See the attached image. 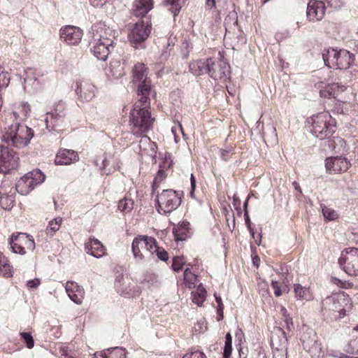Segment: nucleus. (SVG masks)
Returning a JSON list of instances; mask_svg holds the SVG:
<instances>
[{"mask_svg": "<svg viewBox=\"0 0 358 358\" xmlns=\"http://www.w3.org/2000/svg\"><path fill=\"white\" fill-rule=\"evenodd\" d=\"M109 71L112 77L114 78H119L124 75L123 66L118 62L110 63Z\"/></svg>", "mask_w": 358, "mask_h": 358, "instance_id": "obj_45", "label": "nucleus"}, {"mask_svg": "<svg viewBox=\"0 0 358 358\" xmlns=\"http://www.w3.org/2000/svg\"><path fill=\"white\" fill-rule=\"evenodd\" d=\"M21 239H20V243H24L25 246V250L34 251L35 248V242L31 236H29L25 233H20Z\"/></svg>", "mask_w": 358, "mask_h": 358, "instance_id": "obj_44", "label": "nucleus"}, {"mask_svg": "<svg viewBox=\"0 0 358 358\" xmlns=\"http://www.w3.org/2000/svg\"><path fill=\"white\" fill-rule=\"evenodd\" d=\"M20 336L26 344V346L29 349H31L34 345V341L31 334L29 332H21Z\"/></svg>", "mask_w": 358, "mask_h": 358, "instance_id": "obj_52", "label": "nucleus"}, {"mask_svg": "<svg viewBox=\"0 0 358 358\" xmlns=\"http://www.w3.org/2000/svg\"><path fill=\"white\" fill-rule=\"evenodd\" d=\"M131 248L136 259H154L157 252V243L153 237L138 236L134 239Z\"/></svg>", "mask_w": 358, "mask_h": 358, "instance_id": "obj_5", "label": "nucleus"}, {"mask_svg": "<svg viewBox=\"0 0 358 358\" xmlns=\"http://www.w3.org/2000/svg\"><path fill=\"white\" fill-rule=\"evenodd\" d=\"M65 115L56 114L54 113H48L45 119L46 123V128L49 130L55 129L57 127H62L66 120Z\"/></svg>", "mask_w": 358, "mask_h": 358, "instance_id": "obj_28", "label": "nucleus"}, {"mask_svg": "<svg viewBox=\"0 0 358 358\" xmlns=\"http://www.w3.org/2000/svg\"><path fill=\"white\" fill-rule=\"evenodd\" d=\"M272 349L288 348V341L285 332L280 327H275L271 336Z\"/></svg>", "mask_w": 358, "mask_h": 358, "instance_id": "obj_23", "label": "nucleus"}, {"mask_svg": "<svg viewBox=\"0 0 358 358\" xmlns=\"http://www.w3.org/2000/svg\"><path fill=\"white\" fill-rule=\"evenodd\" d=\"M308 336L303 334L301 336L303 347L312 357V358H320L322 355L321 343L317 341L316 334L310 331Z\"/></svg>", "mask_w": 358, "mask_h": 358, "instance_id": "obj_15", "label": "nucleus"}, {"mask_svg": "<svg viewBox=\"0 0 358 358\" xmlns=\"http://www.w3.org/2000/svg\"><path fill=\"white\" fill-rule=\"evenodd\" d=\"M342 269L350 275H358V248L344 249L338 260Z\"/></svg>", "mask_w": 358, "mask_h": 358, "instance_id": "obj_7", "label": "nucleus"}, {"mask_svg": "<svg viewBox=\"0 0 358 358\" xmlns=\"http://www.w3.org/2000/svg\"><path fill=\"white\" fill-rule=\"evenodd\" d=\"M178 131H180L183 136L185 135L182 125L180 123H178L176 126L173 127L171 129V132L173 133V134L174 136V140H175L176 143H178L177 135H176Z\"/></svg>", "mask_w": 358, "mask_h": 358, "instance_id": "obj_59", "label": "nucleus"}, {"mask_svg": "<svg viewBox=\"0 0 358 358\" xmlns=\"http://www.w3.org/2000/svg\"><path fill=\"white\" fill-rule=\"evenodd\" d=\"M338 50L332 48H324L322 51V56L324 62L329 68H334L337 62V56Z\"/></svg>", "mask_w": 358, "mask_h": 358, "instance_id": "obj_34", "label": "nucleus"}, {"mask_svg": "<svg viewBox=\"0 0 358 358\" xmlns=\"http://www.w3.org/2000/svg\"><path fill=\"white\" fill-rule=\"evenodd\" d=\"M185 264V260L183 257H175L172 260L171 267L174 271H179Z\"/></svg>", "mask_w": 358, "mask_h": 358, "instance_id": "obj_49", "label": "nucleus"}, {"mask_svg": "<svg viewBox=\"0 0 358 358\" xmlns=\"http://www.w3.org/2000/svg\"><path fill=\"white\" fill-rule=\"evenodd\" d=\"M96 87L87 80L76 82L75 92L80 102H90L95 98L97 93Z\"/></svg>", "mask_w": 358, "mask_h": 358, "instance_id": "obj_13", "label": "nucleus"}, {"mask_svg": "<svg viewBox=\"0 0 358 358\" xmlns=\"http://www.w3.org/2000/svg\"><path fill=\"white\" fill-rule=\"evenodd\" d=\"M312 134L324 139L330 137L336 131V122L329 112L319 113L311 117Z\"/></svg>", "mask_w": 358, "mask_h": 358, "instance_id": "obj_4", "label": "nucleus"}, {"mask_svg": "<svg viewBox=\"0 0 358 358\" xmlns=\"http://www.w3.org/2000/svg\"><path fill=\"white\" fill-rule=\"evenodd\" d=\"M321 306L323 316L331 321L343 318L352 309L351 299L344 292L327 296Z\"/></svg>", "mask_w": 358, "mask_h": 358, "instance_id": "obj_1", "label": "nucleus"}, {"mask_svg": "<svg viewBox=\"0 0 358 358\" xmlns=\"http://www.w3.org/2000/svg\"><path fill=\"white\" fill-rule=\"evenodd\" d=\"M197 282V276L189 268H186L184 271V283L185 286L189 289H192L196 287Z\"/></svg>", "mask_w": 358, "mask_h": 358, "instance_id": "obj_40", "label": "nucleus"}, {"mask_svg": "<svg viewBox=\"0 0 358 358\" xmlns=\"http://www.w3.org/2000/svg\"><path fill=\"white\" fill-rule=\"evenodd\" d=\"M27 174L34 187L41 184L45 178V175L39 169H34Z\"/></svg>", "mask_w": 358, "mask_h": 358, "instance_id": "obj_41", "label": "nucleus"}, {"mask_svg": "<svg viewBox=\"0 0 358 358\" xmlns=\"http://www.w3.org/2000/svg\"><path fill=\"white\" fill-rule=\"evenodd\" d=\"M345 90L344 85H339L338 83H332L326 86L324 89L320 90V96L322 98H336L338 92H343Z\"/></svg>", "mask_w": 358, "mask_h": 358, "instance_id": "obj_33", "label": "nucleus"}, {"mask_svg": "<svg viewBox=\"0 0 358 358\" xmlns=\"http://www.w3.org/2000/svg\"><path fill=\"white\" fill-rule=\"evenodd\" d=\"M0 275L6 278L13 275L11 266L8 263V261L0 268Z\"/></svg>", "mask_w": 358, "mask_h": 358, "instance_id": "obj_53", "label": "nucleus"}, {"mask_svg": "<svg viewBox=\"0 0 358 358\" xmlns=\"http://www.w3.org/2000/svg\"><path fill=\"white\" fill-rule=\"evenodd\" d=\"M19 157L7 147L0 146V173H8L18 166Z\"/></svg>", "mask_w": 358, "mask_h": 358, "instance_id": "obj_9", "label": "nucleus"}, {"mask_svg": "<svg viewBox=\"0 0 358 358\" xmlns=\"http://www.w3.org/2000/svg\"><path fill=\"white\" fill-rule=\"evenodd\" d=\"M244 217H245V224H246V225H247V227H248V229L250 231V234L255 239L256 243L257 244H259V243L261 241L262 236L259 234L257 235V238H255V232H254L253 229L251 227V222H250V217H249V215H248V210H245V212H244Z\"/></svg>", "mask_w": 358, "mask_h": 358, "instance_id": "obj_50", "label": "nucleus"}, {"mask_svg": "<svg viewBox=\"0 0 358 358\" xmlns=\"http://www.w3.org/2000/svg\"><path fill=\"white\" fill-rule=\"evenodd\" d=\"M107 351L108 352V358H126L125 351L121 348L108 349Z\"/></svg>", "mask_w": 358, "mask_h": 358, "instance_id": "obj_48", "label": "nucleus"}, {"mask_svg": "<svg viewBox=\"0 0 358 358\" xmlns=\"http://www.w3.org/2000/svg\"><path fill=\"white\" fill-rule=\"evenodd\" d=\"M154 8L153 0H135L133 3V14L138 17H143Z\"/></svg>", "mask_w": 358, "mask_h": 358, "instance_id": "obj_27", "label": "nucleus"}, {"mask_svg": "<svg viewBox=\"0 0 358 358\" xmlns=\"http://www.w3.org/2000/svg\"><path fill=\"white\" fill-rule=\"evenodd\" d=\"M329 147H331L336 152L340 153L347 151V146L345 141L339 137L334 138Z\"/></svg>", "mask_w": 358, "mask_h": 358, "instance_id": "obj_42", "label": "nucleus"}, {"mask_svg": "<svg viewBox=\"0 0 358 358\" xmlns=\"http://www.w3.org/2000/svg\"><path fill=\"white\" fill-rule=\"evenodd\" d=\"M336 60L337 62L335 64L334 68L348 69L354 63L355 55L346 50H338V55L337 56Z\"/></svg>", "mask_w": 358, "mask_h": 358, "instance_id": "obj_26", "label": "nucleus"}, {"mask_svg": "<svg viewBox=\"0 0 358 358\" xmlns=\"http://www.w3.org/2000/svg\"><path fill=\"white\" fill-rule=\"evenodd\" d=\"M232 351V337L227 333L225 337V343L223 352V358H230Z\"/></svg>", "mask_w": 358, "mask_h": 358, "instance_id": "obj_47", "label": "nucleus"}, {"mask_svg": "<svg viewBox=\"0 0 358 358\" xmlns=\"http://www.w3.org/2000/svg\"><path fill=\"white\" fill-rule=\"evenodd\" d=\"M51 113H54L56 114H63L66 115V106L64 103L62 101L57 103L55 105L53 111H52Z\"/></svg>", "mask_w": 358, "mask_h": 358, "instance_id": "obj_55", "label": "nucleus"}, {"mask_svg": "<svg viewBox=\"0 0 358 358\" xmlns=\"http://www.w3.org/2000/svg\"><path fill=\"white\" fill-rule=\"evenodd\" d=\"M326 7L322 1L310 0L307 6L306 15L309 21L321 20L325 14Z\"/></svg>", "mask_w": 358, "mask_h": 358, "instance_id": "obj_17", "label": "nucleus"}, {"mask_svg": "<svg viewBox=\"0 0 358 358\" xmlns=\"http://www.w3.org/2000/svg\"><path fill=\"white\" fill-rule=\"evenodd\" d=\"M78 153L72 150L63 149L59 151L55 157V164L58 165H69L78 162Z\"/></svg>", "mask_w": 358, "mask_h": 358, "instance_id": "obj_25", "label": "nucleus"}, {"mask_svg": "<svg viewBox=\"0 0 358 358\" xmlns=\"http://www.w3.org/2000/svg\"><path fill=\"white\" fill-rule=\"evenodd\" d=\"M162 157V163L159 165V169L158 170V180H163L166 178V174L165 171L169 169L173 165V159L171 155L169 152H164V154L160 153Z\"/></svg>", "mask_w": 358, "mask_h": 358, "instance_id": "obj_31", "label": "nucleus"}, {"mask_svg": "<svg viewBox=\"0 0 358 358\" xmlns=\"http://www.w3.org/2000/svg\"><path fill=\"white\" fill-rule=\"evenodd\" d=\"M216 302L217 303V312L219 313H222L224 305L222 302V299L220 296H217L215 294Z\"/></svg>", "mask_w": 358, "mask_h": 358, "instance_id": "obj_61", "label": "nucleus"}, {"mask_svg": "<svg viewBox=\"0 0 358 358\" xmlns=\"http://www.w3.org/2000/svg\"><path fill=\"white\" fill-rule=\"evenodd\" d=\"M150 106L148 99L145 101H141L134 105V108L130 113V127L132 133L135 135H141L147 132L152 127L155 118L151 117V113L148 108Z\"/></svg>", "mask_w": 358, "mask_h": 358, "instance_id": "obj_2", "label": "nucleus"}, {"mask_svg": "<svg viewBox=\"0 0 358 358\" xmlns=\"http://www.w3.org/2000/svg\"><path fill=\"white\" fill-rule=\"evenodd\" d=\"M113 48V39L101 35L94 39L91 50L98 59L105 61Z\"/></svg>", "mask_w": 358, "mask_h": 358, "instance_id": "obj_11", "label": "nucleus"}, {"mask_svg": "<svg viewBox=\"0 0 358 358\" xmlns=\"http://www.w3.org/2000/svg\"><path fill=\"white\" fill-rule=\"evenodd\" d=\"M93 358H108V352L107 350L97 352L94 354Z\"/></svg>", "mask_w": 358, "mask_h": 358, "instance_id": "obj_63", "label": "nucleus"}, {"mask_svg": "<svg viewBox=\"0 0 358 358\" xmlns=\"http://www.w3.org/2000/svg\"><path fill=\"white\" fill-rule=\"evenodd\" d=\"M329 6L334 9L341 8L342 6L341 0H327Z\"/></svg>", "mask_w": 358, "mask_h": 358, "instance_id": "obj_60", "label": "nucleus"}, {"mask_svg": "<svg viewBox=\"0 0 358 358\" xmlns=\"http://www.w3.org/2000/svg\"><path fill=\"white\" fill-rule=\"evenodd\" d=\"M62 222V218L60 217H57L50 220L45 229V234L47 236L52 238L60 229Z\"/></svg>", "mask_w": 358, "mask_h": 358, "instance_id": "obj_38", "label": "nucleus"}, {"mask_svg": "<svg viewBox=\"0 0 358 358\" xmlns=\"http://www.w3.org/2000/svg\"><path fill=\"white\" fill-rule=\"evenodd\" d=\"M131 285V280L127 277L124 278L122 275L117 276L115 281V289L120 294L125 297H130L134 295Z\"/></svg>", "mask_w": 358, "mask_h": 358, "instance_id": "obj_24", "label": "nucleus"}, {"mask_svg": "<svg viewBox=\"0 0 358 358\" xmlns=\"http://www.w3.org/2000/svg\"><path fill=\"white\" fill-rule=\"evenodd\" d=\"M322 214L328 220H334L338 217V214L334 210L326 206L322 208Z\"/></svg>", "mask_w": 358, "mask_h": 358, "instance_id": "obj_51", "label": "nucleus"}, {"mask_svg": "<svg viewBox=\"0 0 358 358\" xmlns=\"http://www.w3.org/2000/svg\"><path fill=\"white\" fill-rule=\"evenodd\" d=\"M180 204V199L172 189L164 190L158 195V213L166 214L176 209Z\"/></svg>", "mask_w": 358, "mask_h": 358, "instance_id": "obj_8", "label": "nucleus"}, {"mask_svg": "<svg viewBox=\"0 0 358 358\" xmlns=\"http://www.w3.org/2000/svg\"><path fill=\"white\" fill-rule=\"evenodd\" d=\"M158 259L166 262L169 259V255L166 250L163 248L158 247Z\"/></svg>", "mask_w": 358, "mask_h": 358, "instance_id": "obj_58", "label": "nucleus"}, {"mask_svg": "<svg viewBox=\"0 0 358 358\" xmlns=\"http://www.w3.org/2000/svg\"><path fill=\"white\" fill-rule=\"evenodd\" d=\"M294 291L298 299L309 301L313 299V294L309 287H303L300 284H294Z\"/></svg>", "mask_w": 358, "mask_h": 358, "instance_id": "obj_36", "label": "nucleus"}, {"mask_svg": "<svg viewBox=\"0 0 358 358\" xmlns=\"http://www.w3.org/2000/svg\"><path fill=\"white\" fill-rule=\"evenodd\" d=\"M350 166V162L345 157H330L325 159L326 171L330 174L345 172Z\"/></svg>", "mask_w": 358, "mask_h": 358, "instance_id": "obj_16", "label": "nucleus"}, {"mask_svg": "<svg viewBox=\"0 0 358 358\" xmlns=\"http://www.w3.org/2000/svg\"><path fill=\"white\" fill-rule=\"evenodd\" d=\"M134 207V201L131 199L124 198L119 201L118 209L121 212H130Z\"/></svg>", "mask_w": 358, "mask_h": 358, "instance_id": "obj_46", "label": "nucleus"}, {"mask_svg": "<svg viewBox=\"0 0 358 358\" xmlns=\"http://www.w3.org/2000/svg\"><path fill=\"white\" fill-rule=\"evenodd\" d=\"M86 252L96 258H101L106 255V249L101 241L94 237H90L85 243Z\"/></svg>", "mask_w": 358, "mask_h": 358, "instance_id": "obj_20", "label": "nucleus"}, {"mask_svg": "<svg viewBox=\"0 0 358 358\" xmlns=\"http://www.w3.org/2000/svg\"><path fill=\"white\" fill-rule=\"evenodd\" d=\"M0 193L1 194L0 198V204L1 207L5 210L11 209L15 203L14 197L12 195H6L5 193H2L1 190L0 191Z\"/></svg>", "mask_w": 358, "mask_h": 358, "instance_id": "obj_43", "label": "nucleus"}, {"mask_svg": "<svg viewBox=\"0 0 358 358\" xmlns=\"http://www.w3.org/2000/svg\"><path fill=\"white\" fill-rule=\"evenodd\" d=\"M190 182H191V192H190V194L192 196H194V189L196 188V179L193 175V173L191 174L190 176Z\"/></svg>", "mask_w": 358, "mask_h": 358, "instance_id": "obj_64", "label": "nucleus"}, {"mask_svg": "<svg viewBox=\"0 0 358 358\" xmlns=\"http://www.w3.org/2000/svg\"><path fill=\"white\" fill-rule=\"evenodd\" d=\"M24 83L31 86L34 91L41 90L46 83L47 79L44 73L40 69L27 68L24 71Z\"/></svg>", "mask_w": 358, "mask_h": 358, "instance_id": "obj_12", "label": "nucleus"}, {"mask_svg": "<svg viewBox=\"0 0 358 358\" xmlns=\"http://www.w3.org/2000/svg\"><path fill=\"white\" fill-rule=\"evenodd\" d=\"M34 187L27 173L20 178L15 185L17 192L22 195L29 194Z\"/></svg>", "mask_w": 358, "mask_h": 358, "instance_id": "obj_30", "label": "nucleus"}, {"mask_svg": "<svg viewBox=\"0 0 358 358\" xmlns=\"http://www.w3.org/2000/svg\"><path fill=\"white\" fill-rule=\"evenodd\" d=\"M66 292L71 301L76 304H81L85 296V291L83 287L77 282L68 281L65 285Z\"/></svg>", "mask_w": 358, "mask_h": 358, "instance_id": "obj_21", "label": "nucleus"}, {"mask_svg": "<svg viewBox=\"0 0 358 358\" xmlns=\"http://www.w3.org/2000/svg\"><path fill=\"white\" fill-rule=\"evenodd\" d=\"M132 82L138 83V96L141 101L149 99L151 90V80L147 76V68L142 63L135 64L132 71Z\"/></svg>", "mask_w": 358, "mask_h": 358, "instance_id": "obj_6", "label": "nucleus"}, {"mask_svg": "<svg viewBox=\"0 0 358 358\" xmlns=\"http://www.w3.org/2000/svg\"><path fill=\"white\" fill-rule=\"evenodd\" d=\"M182 358H207L206 355L199 350L185 354Z\"/></svg>", "mask_w": 358, "mask_h": 358, "instance_id": "obj_56", "label": "nucleus"}, {"mask_svg": "<svg viewBox=\"0 0 358 358\" xmlns=\"http://www.w3.org/2000/svg\"><path fill=\"white\" fill-rule=\"evenodd\" d=\"M162 4L176 16L182 8L181 0H164Z\"/></svg>", "mask_w": 358, "mask_h": 358, "instance_id": "obj_39", "label": "nucleus"}, {"mask_svg": "<svg viewBox=\"0 0 358 358\" xmlns=\"http://www.w3.org/2000/svg\"><path fill=\"white\" fill-rule=\"evenodd\" d=\"M189 223L188 222H182L173 227V234L177 241H185L189 234Z\"/></svg>", "mask_w": 358, "mask_h": 358, "instance_id": "obj_32", "label": "nucleus"}, {"mask_svg": "<svg viewBox=\"0 0 358 358\" xmlns=\"http://www.w3.org/2000/svg\"><path fill=\"white\" fill-rule=\"evenodd\" d=\"M271 287L274 289L276 296H280L285 290L288 280V269L287 266H281L279 268H274L273 273L270 275Z\"/></svg>", "mask_w": 358, "mask_h": 358, "instance_id": "obj_10", "label": "nucleus"}, {"mask_svg": "<svg viewBox=\"0 0 358 358\" xmlns=\"http://www.w3.org/2000/svg\"><path fill=\"white\" fill-rule=\"evenodd\" d=\"M191 297L192 302L198 306H201L204 301L206 299V290L202 285L200 284L196 290L192 292Z\"/></svg>", "mask_w": 358, "mask_h": 358, "instance_id": "obj_37", "label": "nucleus"}, {"mask_svg": "<svg viewBox=\"0 0 358 358\" xmlns=\"http://www.w3.org/2000/svg\"><path fill=\"white\" fill-rule=\"evenodd\" d=\"M150 34V29L143 22H136L129 34V39L132 43H139L145 41Z\"/></svg>", "mask_w": 358, "mask_h": 358, "instance_id": "obj_19", "label": "nucleus"}, {"mask_svg": "<svg viewBox=\"0 0 358 358\" xmlns=\"http://www.w3.org/2000/svg\"><path fill=\"white\" fill-rule=\"evenodd\" d=\"M31 112V106L27 102L20 103L13 113H8L6 117L8 121L20 122L25 120Z\"/></svg>", "mask_w": 358, "mask_h": 358, "instance_id": "obj_22", "label": "nucleus"}, {"mask_svg": "<svg viewBox=\"0 0 358 358\" xmlns=\"http://www.w3.org/2000/svg\"><path fill=\"white\" fill-rule=\"evenodd\" d=\"M60 37L69 45H78L83 37L82 30L77 27L66 26L60 30Z\"/></svg>", "mask_w": 358, "mask_h": 358, "instance_id": "obj_18", "label": "nucleus"}, {"mask_svg": "<svg viewBox=\"0 0 358 358\" xmlns=\"http://www.w3.org/2000/svg\"><path fill=\"white\" fill-rule=\"evenodd\" d=\"M4 123L8 126L3 138L8 145L20 148L26 146L34 136L32 129L19 122H15L10 125L8 118H4Z\"/></svg>", "mask_w": 358, "mask_h": 358, "instance_id": "obj_3", "label": "nucleus"}, {"mask_svg": "<svg viewBox=\"0 0 358 358\" xmlns=\"http://www.w3.org/2000/svg\"><path fill=\"white\" fill-rule=\"evenodd\" d=\"M210 59L194 61L189 64V71L195 76L209 74Z\"/></svg>", "mask_w": 358, "mask_h": 358, "instance_id": "obj_29", "label": "nucleus"}, {"mask_svg": "<svg viewBox=\"0 0 358 358\" xmlns=\"http://www.w3.org/2000/svg\"><path fill=\"white\" fill-rule=\"evenodd\" d=\"M92 6L94 7L103 6L108 0H89Z\"/></svg>", "mask_w": 358, "mask_h": 358, "instance_id": "obj_62", "label": "nucleus"}, {"mask_svg": "<svg viewBox=\"0 0 358 358\" xmlns=\"http://www.w3.org/2000/svg\"><path fill=\"white\" fill-rule=\"evenodd\" d=\"M20 233L17 235L13 234L10 238V246L14 253L24 255L26 253L25 246L24 243H20L21 239Z\"/></svg>", "mask_w": 358, "mask_h": 358, "instance_id": "obj_35", "label": "nucleus"}, {"mask_svg": "<svg viewBox=\"0 0 358 358\" xmlns=\"http://www.w3.org/2000/svg\"><path fill=\"white\" fill-rule=\"evenodd\" d=\"M209 76L214 80L223 81L229 78L230 74V66L222 59H213L210 58Z\"/></svg>", "mask_w": 358, "mask_h": 358, "instance_id": "obj_14", "label": "nucleus"}, {"mask_svg": "<svg viewBox=\"0 0 358 358\" xmlns=\"http://www.w3.org/2000/svg\"><path fill=\"white\" fill-rule=\"evenodd\" d=\"M41 283V280L38 278H34L29 280L27 282V286L29 289H36Z\"/></svg>", "mask_w": 358, "mask_h": 358, "instance_id": "obj_57", "label": "nucleus"}, {"mask_svg": "<svg viewBox=\"0 0 358 358\" xmlns=\"http://www.w3.org/2000/svg\"><path fill=\"white\" fill-rule=\"evenodd\" d=\"M273 358H287V348L273 349Z\"/></svg>", "mask_w": 358, "mask_h": 358, "instance_id": "obj_54", "label": "nucleus"}]
</instances>
